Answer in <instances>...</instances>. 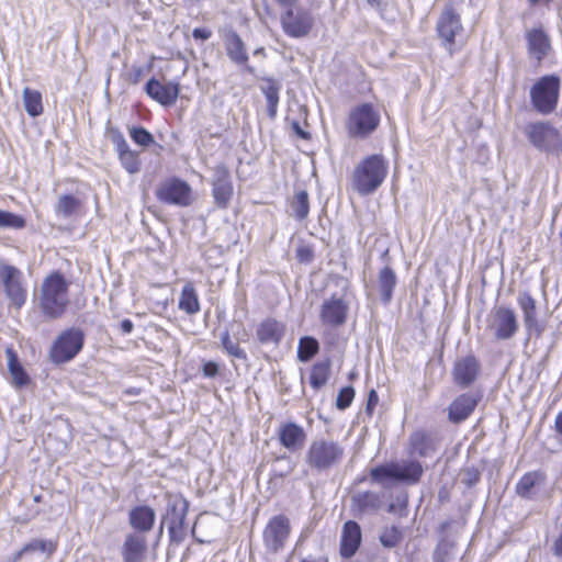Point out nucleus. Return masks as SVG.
<instances>
[{
  "mask_svg": "<svg viewBox=\"0 0 562 562\" xmlns=\"http://www.w3.org/2000/svg\"><path fill=\"white\" fill-rule=\"evenodd\" d=\"M130 136L132 140L138 146L147 147L155 143L153 134L143 126L131 127Z\"/></svg>",
  "mask_w": 562,
  "mask_h": 562,
  "instance_id": "nucleus-45",
  "label": "nucleus"
},
{
  "mask_svg": "<svg viewBox=\"0 0 562 562\" xmlns=\"http://www.w3.org/2000/svg\"><path fill=\"white\" fill-rule=\"evenodd\" d=\"M356 396V391L352 386H344L339 390L336 398V407L340 411L348 408Z\"/></svg>",
  "mask_w": 562,
  "mask_h": 562,
  "instance_id": "nucleus-47",
  "label": "nucleus"
},
{
  "mask_svg": "<svg viewBox=\"0 0 562 562\" xmlns=\"http://www.w3.org/2000/svg\"><path fill=\"white\" fill-rule=\"evenodd\" d=\"M221 344L224 348V350L232 357H235L237 359H245L246 353L243 348H240L239 344L236 341H233L228 330H225L221 335Z\"/></svg>",
  "mask_w": 562,
  "mask_h": 562,
  "instance_id": "nucleus-44",
  "label": "nucleus"
},
{
  "mask_svg": "<svg viewBox=\"0 0 562 562\" xmlns=\"http://www.w3.org/2000/svg\"><path fill=\"white\" fill-rule=\"evenodd\" d=\"M146 94L164 106H170L176 103L180 94V85L176 81L160 82L155 77L150 78L145 85Z\"/></svg>",
  "mask_w": 562,
  "mask_h": 562,
  "instance_id": "nucleus-18",
  "label": "nucleus"
},
{
  "mask_svg": "<svg viewBox=\"0 0 562 562\" xmlns=\"http://www.w3.org/2000/svg\"><path fill=\"white\" fill-rule=\"evenodd\" d=\"M144 76L145 68L134 65L124 74V81L128 85L136 86L142 81Z\"/></svg>",
  "mask_w": 562,
  "mask_h": 562,
  "instance_id": "nucleus-49",
  "label": "nucleus"
},
{
  "mask_svg": "<svg viewBox=\"0 0 562 562\" xmlns=\"http://www.w3.org/2000/svg\"><path fill=\"white\" fill-rule=\"evenodd\" d=\"M203 374L207 378H214L218 374V364L214 361H206L202 367Z\"/></svg>",
  "mask_w": 562,
  "mask_h": 562,
  "instance_id": "nucleus-54",
  "label": "nucleus"
},
{
  "mask_svg": "<svg viewBox=\"0 0 562 562\" xmlns=\"http://www.w3.org/2000/svg\"><path fill=\"white\" fill-rule=\"evenodd\" d=\"M224 47L228 58L236 65L247 66L249 56L246 45L239 34L228 31L224 35Z\"/></svg>",
  "mask_w": 562,
  "mask_h": 562,
  "instance_id": "nucleus-26",
  "label": "nucleus"
},
{
  "mask_svg": "<svg viewBox=\"0 0 562 562\" xmlns=\"http://www.w3.org/2000/svg\"><path fill=\"white\" fill-rule=\"evenodd\" d=\"M213 171L214 176L211 184L214 204L218 209L225 210L228 207L234 195V184L231 171L224 164L216 165Z\"/></svg>",
  "mask_w": 562,
  "mask_h": 562,
  "instance_id": "nucleus-15",
  "label": "nucleus"
},
{
  "mask_svg": "<svg viewBox=\"0 0 562 562\" xmlns=\"http://www.w3.org/2000/svg\"><path fill=\"white\" fill-rule=\"evenodd\" d=\"M481 479V473L476 468H470L465 470V476L463 479L464 484L468 487L475 485Z\"/></svg>",
  "mask_w": 562,
  "mask_h": 562,
  "instance_id": "nucleus-53",
  "label": "nucleus"
},
{
  "mask_svg": "<svg viewBox=\"0 0 562 562\" xmlns=\"http://www.w3.org/2000/svg\"><path fill=\"white\" fill-rule=\"evenodd\" d=\"M274 3L281 8V7H284V5H290V4H299V2L301 0H273Z\"/></svg>",
  "mask_w": 562,
  "mask_h": 562,
  "instance_id": "nucleus-59",
  "label": "nucleus"
},
{
  "mask_svg": "<svg viewBox=\"0 0 562 562\" xmlns=\"http://www.w3.org/2000/svg\"><path fill=\"white\" fill-rule=\"evenodd\" d=\"M147 552V539L144 535L128 533L122 548L124 562H143Z\"/></svg>",
  "mask_w": 562,
  "mask_h": 562,
  "instance_id": "nucleus-27",
  "label": "nucleus"
},
{
  "mask_svg": "<svg viewBox=\"0 0 562 562\" xmlns=\"http://www.w3.org/2000/svg\"><path fill=\"white\" fill-rule=\"evenodd\" d=\"M480 394L461 393L448 406V419L452 424H461L467 420L475 411Z\"/></svg>",
  "mask_w": 562,
  "mask_h": 562,
  "instance_id": "nucleus-19",
  "label": "nucleus"
},
{
  "mask_svg": "<svg viewBox=\"0 0 562 562\" xmlns=\"http://www.w3.org/2000/svg\"><path fill=\"white\" fill-rule=\"evenodd\" d=\"M379 404V395L374 389L370 390L368 393L367 404H366V414L368 417H372L374 415L375 408Z\"/></svg>",
  "mask_w": 562,
  "mask_h": 562,
  "instance_id": "nucleus-52",
  "label": "nucleus"
},
{
  "mask_svg": "<svg viewBox=\"0 0 562 562\" xmlns=\"http://www.w3.org/2000/svg\"><path fill=\"white\" fill-rule=\"evenodd\" d=\"M23 104L26 113L32 117L40 116L44 112L43 97L38 90L24 88Z\"/></svg>",
  "mask_w": 562,
  "mask_h": 562,
  "instance_id": "nucleus-38",
  "label": "nucleus"
},
{
  "mask_svg": "<svg viewBox=\"0 0 562 562\" xmlns=\"http://www.w3.org/2000/svg\"><path fill=\"white\" fill-rule=\"evenodd\" d=\"M166 498L167 507L162 516V524L167 525L170 539L175 542H181L186 537L189 502L179 493H168Z\"/></svg>",
  "mask_w": 562,
  "mask_h": 562,
  "instance_id": "nucleus-8",
  "label": "nucleus"
},
{
  "mask_svg": "<svg viewBox=\"0 0 562 562\" xmlns=\"http://www.w3.org/2000/svg\"><path fill=\"white\" fill-rule=\"evenodd\" d=\"M279 22L283 33L291 38H303L311 34L315 20L312 12L297 4L281 7Z\"/></svg>",
  "mask_w": 562,
  "mask_h": 562,
  "instance_id": "nucleus-7",
  "label": "nucleus"
},
{
  "mask_svg": "<svg viewBox=\"0 0 562 562\" xmlns=\"http://www.w3.org/2000/svg\"><path fill=\"white\" fill-rule=\"evenodd\" d=\"M319 351V342L312 336H303L297 345V359L301 362H308Z\"/></svg>",
  "mask_w": 562,
  "mask_h": 562,
  "instance_id": "nucleus-39",
  "label": "nucleus"
},
{
  "mask_svg": "<svg viewBox=\"0 0 562 562\" xmlns=\"http://www.w3.org/2000/svg\"><path fill=\"white\" fill-rule=\"evenodd\" d=\"M82 202L74 194H63L58 198L55 212L63 217H70L80 213Z\"/></svg>",
  "mask_w": 562,
  "mask_h": 562,
  "instance_id": "nucleus-37",
  "label": "nucleus"
},
{
  "mask_svg": "<svg viewBox=\"0 0 562 562\" xmlns=\"http://www.w3.org/2000/svg\"><path fill=\"white\" fill-rule=\"evenodd\" d=\"M370 476L376 482H383L387 479L396 480L395 463L390 465H379L371 469Z\"/></svg>",
  "mask_w": 562,
  "mask_h": 562,
  "instance_id": "nucleus-46",
  "label": "nucleus"
},
{
  "mask_svg": "<svg viewBox=\"0 0 562 562\" xmlns=\"http://www.w3.org/2000/svg\"><path fill=\"white\" fill-rule=\"evenodd\" d=\"M301 562H328L326 557H318L315 559H303Z\"/></svg>",
  "mask_w": 562,
  "mask_h": 562,
  "instance_id": "nucleus-62",
  "label": "nucleus"
},
{
  "mask_svg": "<svg viewBox=\"0 0 562 562\" xmlns=\"http://www.w3.org/2000/svg\"><path fill=\"white\" fill-rule=\"evenodd\" d=\"M396 282V274L390 266H385L379 271L378 284L383 303L391 302Z\"/></svg>",
  "mask_w": 562,
  "mask_h": 562,
  "instance_id": "nucleus-34",
  "label": "nucleus"
},
{
  "mask_svg": "<svg viewBox=\"0 0 562 562\" xmlns=\"http://www.w3.org/2000/svg\"><path fill=\"white\" fill-rule=\"evenodd\" d=\"M192 36L194 40L206 41L212 36V31L206 27H195L192 31Z\"/></svg>",
  "mask_w": 562,
  "mask_h": 562,
  "instance_id": "nucleus-55",
  "label": "nucleus"
},
{
  "mask_svg": "<svg viewBox=\"0 0 562 562\" xmlns=\"http://www.w3.org/2000/svg\"><path fill=\"white\" fill-rule=\"evenodd\" d=\"M396 481H402L407 484H416L420 481L424 469L419 461L409 460L403 464L395 463Z\"/></svg>",
  "mask_w": 562,
  "mask_h": 562,
  "instance_id": "nucleus-33",
  "label": "nucleus"
},
{
  "mask_svg": "<svg viewBox=\"0 0 562 562\" xmlns=\"http://www.w3.org/2000/svg\"><path fill=\"white\" fill-rule=\"evenodd\" d=\"M294 132L296 133V135L302 138V139H310L311 138V135L308 132H305L299 122H294L293 125H292Z\"/></svg>",
  "mask_w": 562,
  "mask_h": 562,
  "instance_id": "nucleus-56",
  "label": "nucleus"
},
{
  "mask_svg": "<svg viewBox=\"0 0 562 562\" xmlns=\"http://www.w3.org/2000/svg\"><path fill=\"white\" fill-rule=\"evenodd\" d=\"M72 282L59 269L49 271L42 280L38 294V307L45 318L58 319L70 306V286Z\"/></svg>",
  "mask_w": 562,
  "mask_h": 562,
  "instance_id": "nucleus-1",
  "label": "nucleus"
},
{
  "mask_svg": "<svg viewBox=\"0 0 562 562\" xmlns=\"http://www.w3.org/2000/svg\"><path fill=\"white\" fill-rule=\"evenodd\" d=\"M367 2L374 8H382L386 4V0H367Z\"/></svg>",
  "mask_w": 562,
  "mask_h": 562,
  "instance_id": "nucleus-60",
  "label": "nucleus"
},
{
  "mask_svg": "<svg viewBox=\"0 0 562 562\" xmlns=\"http://www.w3.org/2000/svg\"><path fill=\"white\" fill-rule=\"evenodd\" d=\"M362 541L360 525L355 520H347L341 528L339 554L342 559L352 558L359 550Z\"/></svg>",
  "mask_w": 562,
  "mask_h": 562,
  "instance_id": "nucleus-21",
  "label": "nucleus"
},
{
  "mask_svg": "<svg viewBox=\"0 0 562 562\" xmlns=\"http://www.w3.org/2000/svg\"><path fill=\"white\" fill-rule=\"evenodd\" d=\"M277 435L280 445L290 451L300 450L306 440L304 428L292 422L281 424Z\"/></svg>",
  "mask_w": 562,
  "mask_h": 562,
  "instance_id": "nucleus-23",
  "label": "nucleus"
},
{
  "mask_svg": "<svg viewBox=\"0 0 562 562\" xmlns=\"http://www.w3.org/2000/svg\"><path fill=\"white\" fill-rule=\"evenodd\" d=\"M291 207L294 216L299 221H303L310 213V201L308 194L305 190L297 191L291 201Z\"/></svg>",
  "mask_w": 562,
  "mask_h": 562,
  "instance_id": "nucleus-42",
  "label": "nucleus"
},
{
  "mask_svg": "<svg viewBox=\"0 0 562 562\" xmlns=\"http://www.w3.org/2000/svg\"><path fill=\"white\" fill-rule=\"evenodd\" d=\"M26 226V221L22 215L0 210V227L22 229Z\"/></svg>",
  "mask_w": 562,
  "mask_h": 562,
  "instance_id": "nucleus-43",
  "label": "nucleus"
},
{
  "mask_svg": "<svg viewBox=\"0 0 562 562\" xmlns=\"http://www.w3.org/2000/svg\"><path fill=\"white\" fill-rule=\"evenodd\" d=\"M488 328L496 340H508L519 330V323L515 311L505 305L493 308Z\"/></svg>",
  "mask_w": 562,
  "mask_h": 562,
  "instance_id": "nucleus-13",
  "label": "nucleus"
},
{
  "mask_svg": "<svg viewBox=\"0 0 562 562\" xmlns=\"http://www.w3.org/2000/svg\"><path fill=\"white\" fill-rule=\"evenodd\" d=\"M345 458L344 446L330 438H315L305 452V463L316 472H326L341 463Z\"/></svg>",
  "mask_w": 562,
  "mask_h": 562,
  "instance_id": "nucleus-4",
  "label": "nucleus"
},
{
  "mask_svg": "<svg viewBox=\"0 0 562 562\" xmlns=\"http://www.w3.org/2000/svg\"><path fill=\"white\" fill-rule=\"evenodd\" d=\"M528 142L547 155L562 156V132L549 121L529 122L524 127Z\"/></svg>",
  "mask_w": 562,
  "mask_h": 562,
  "instance_id": "nucleus-6",
  "label": "nucleus"
},
{
  "mask_svg": "<svg viewBox=\"0 0 562 562\" xmlns=\"http://www.w3.org/2000/svg\"><path fill=\"white\" fill-rule=\"evenodd\" d=\"M58 547V542L56 540H43V539H34L26 543L16 554L18 558L27 552L41 551L48 555H52Z\"/></svg>",
  "mask_w": 562,
  "mask_h": 562,
  "instance_id": "nucleus-41",
  "label": "nucleus"
},
{
  "mask_svg": "<svg viewBox=\"0 0 562 562\" xmlns=\"http://www.w3.org/2000/svg\"><path fill=\"white\" fill-rule=\"evenodd\" d=\"M517 303L522 312L524 324L529 333H536L540 336L543 333V326L537 319V304L536 300L530 293L524 292L517 297Z\"/></svg>",
  "mask_w": 562,
  "mask_h": 562,
  "instance_id": "nucleus-25",
  "label": "nucleus"
},
{
  "mask_svg": "<svg viewBox=\"0 0 562 562\" xmlns=\"http://www.w3.org/2000/svg\"><path fill=\"white\" fill-rule=\"evenodd\" d=\"M5 355L8 358V370L12 376V385L16 389H22L31 383V379L21 364L19 357L13 348H7Z\"/></svg>",
  "mask_w": 562,
  "mask_h": 562,
  "instance_id": "nucleus-29",
  "label": "nucleus"
},
{
  "mask_svg": "<svg viewBox=\"0 0 562 562\" xmlns=\"http://www.w3.org/2000/svg\"><path fill=\"white\" fill-rule=\"evenodd\" d=\"M436 450V445L430 436L425 430H416L409 437V453L417 454L425 458Z\"/></svg>",
  "mask_w": 562,
  "mask_h": 562,
  "instance_id": "nucleus-30",
  "label": "nucleus"
},
{
  "mask_svg": "<svg viewBox=\"0 0 562 562\" xmlns=\"http://www.w3.org/2000/svg\"><path fill=\"white\" fill-rule=\"evenodd\" d=\"M285 330L286 326L283 322L269 316L257 324L255 334L259 344L278 346L283 339Z\"/></svg>",
  "mask_w": 562,
  "mask_h": 562,
  "instance_id": "nucleus-20",
  "label": "nucleus"
},
{
  "mask_svg": "<svg viewBox=\"0 0 562 562\" xmlns=\"http://www.w3.org/2000/svg\"><path fill=\"white\" fill-rule=\"evenodd\" d=\"M380 124V106L373 102H360L349 109L345 130L350 139H366L378 131Z\"/></svg>",
  "mask_w": 562,
  "mask_h": 562,
  "instance_id": "nucleus-3",
  "label": "nucleus"
},
{
  "mask_svg": "<svg viewBox=\"0 0 562 562\" xmlns=\"http://www.w3.org/2000/svg\"><path fill=\"white\" fill-rule=\"evenodd\" d=\"M526 38L529 54L541 61L551 49L548 34L541 27H535L527 32Z\"/></svg>",
  "mask_w": 562,
  "mask_h": 562,
  "instance_id": "nucleus-28",
  "label": "nucleus"
},
{
  "mask_svg": "<svg viewBox=\"0 0 562 562\" xmlns=\"http://www.w3.org/2000/svg\"><path fill=\"white\" fill-rule=\"evenodd\" d=\"M246 69H247V71H249V72H252V71H254V69H252L251 67H249V66H247V67H246Z\"/></svg>",
  "mask_w": 562,
  "mask_h": 562,
  "instance_id": "nucleus-64",
  "label": "nucleus"
},
{
  "mask_svg": "<svg viewBox=\"0 0 562 562\" xmlns=\"http://www.w3.org/2000/svg\"><path fill=\"white\" fill-rule=\"evenodd\" d=\"M452 546L443 543L438 546L434 553V562H452Z\"/></svg>",
  "mask_w": 562,
  "mask_h": 562,
  "instance_id": "nucleus-50",
  "label": "nucleus"
},
{
  "mask_svg": "<svg viewBox=\"0 0 562 562\" xmlns=\"http://www.w3.org/2000/svg\"><path fill=\"white\" fill-rule=\"evenodd\" d=\"M85 346V334L80 328L63 330L49 349V359L55 364L71 361Z\"/></svg>",
  "mask_w": 562,
  "mask_h": 562,
  "instance_id": "nucleus-9",
  "label": "nucleus"
},
{
  "mask_svg": "<svg viewBox=\"0 0 562 562\" xmlns=\"http://www.w3.org/2000/svg\"><path fill=\"white\" fill-rule=\"evenodd\" d=\"M291 529V521L286 515L272 516L262 530L266 549L273 553L281 551L290 538Z\"/></svg>",
  "mask_w": 562,
  "mask_h": 562,
  "instance_id": "nucleus-12",
  "label": "nucleus"
},
{
  "mask_svg": "<svg viewBox=\"0 0 562 562\" xmlns=\"http://www.w3.org/2000/svg\"><path fill=\"white\" fill-rule=\"evenodd\" d=\"M554 428L555 431L562 436V411L558 413L555 420H554Z\"/></svg>",
  "mask_w": 562,
  "mask_h": 562,
  "instance_id": "nucleus-58",
  "label": "nucleus"
},
{
  "mask_svg": "<svg viewBox=\"0 0 562 562\" xmlns=\"http://www.w3.org/2000/svg\"><path fill=\"white\" fill-rule=\"evenodd\" d=\"M140 389L138 387H127L126 390H124V394L125 395H139L140 394Z\"/></svg>",
  "mask_w": 562,
  "mask_h": 562,
  "instance_id": "nucleus-61",
  "label": "nucleus"
},
{
  "mask_svg": "<svg viewBox=\"0 0 562 562\" xmlns=\"http://www.w3.org/2000/svg\"><path fill=\"white\" fill-rule=\"evenodd\" d=\"M262 81L261 91L268 102V115L273 119L279 105L280 85L273 78H263Z\"/></svg>",
  "mask_w": 562,
  "mask_h": 562,
  "instance_id": "nucleus-36",
  "label": "nucleus"
},
{
  "mask_svg": "<svg viewBox=\"0 0 562 562\" xmlns=\"http://www.w3.org/2000/svg\"><path fill=\"white\" fill-rule=\"evenodd\" d=\"M436 31L438 36L442 40L443 46L448 49L450 55L454 53L456 36L463 31L460 14L452 5L446 7L441 12Z\"/></svg>",
  "mask_w": 562,
  "mask_h": 562,
  "instance_id": "nucleus-14",
  "label": "nucleus"
},
{
  "mask_svg": "<svg viewBox=\"0 0 562 562\" xmlns=\"http://www.w3.org/2000/svg\"><path fill=\"white\" fill-rule=\"evenodd\" d=\"M546 473L540 470L526 472L516 484V493L522 498H530L532 490L543 483Z\"/></svg>",
  "mask_w": 562,
  "mask_h": 562,
  "instance_id": "nucleus-35",
  "label": "nucleus"
},
{
  "mask_svg": "<svg viewBox=\"0 0 562 562\" xmlns=\"http://www.w3.org/2000/svg\"><path fill=\"white\" fill-rule=\"evenodd\" d=\"M355 507L361 512L376 510L380 507V497L378 494L367 491L359 493L353 497Z\"/></svg>",
  "mask_w": 562,
  "mask_h": 562,
  "instance_id": "nucleus-40",
  "label": "nucleus"
},
{
  "mask_svg": "<svg viewBox=\"0 0 562 562\" xmlns=\"http://www.w3.org/2000/svg\"><path fill=\"white\" fill-rule=\"evenodd\" d=\"M402 539V533L397 527L385 528L380 537L381 542L385 547H394Z\"/></svg>",
  "mask_w": 562,
  "mask_h": 562,
  "instance_id": "nucleus-48",
  "label": "nucleus"
},
{
  "mask_svg": "<svg viewBox=\"0 0 562 562\" xmlns=\"http://www.w3.org/2000/svg\"><path fill=\"white\" fill-rule=\"evenodd\" d=\"M348 310L349 307L345 300L330 296L321 306V321L325 325L339 327L346 323Z\"/></svg>",
  "mask_w": 562,
  "mask_h": 562,
  "instance_id": "nucleus-22",
  "label": "nucleus"
},
{
  "mask_svg": "<svg viewBox=\"0 0 562 562\" xmlns=\"http://www.w3.org/2000/svg\"><path fill=\"white\" fill-rule=\"evenodd\" d=\"M331 375V361L329 358H326L321 361H316L310 371L308 382L311 387L317 392L322 387H324Z\"/></svg>",
  "mask_w": 562,
  "mask_h": 562,
  "instance_id": "nucleus-31",
  "label": "nucleus"
},
{
  "mask_svg": "<svg viewBox=\"0 0 562 562\" xmlns=\"http://www.w3.org/2000/svg\"><path fill=\"white\" fill-rule=\"evenodd\" d=\"M155 195L161 203L181 207H187L193 202L192 188L178 177H170L161 181Z\"/></svg>",
  "mask_w": 562,
  "mask_h": 562,
  "instance_id": "nucleus-11",
  "label": "nucleus"
},
{
  "mask_svg": "<svg viewBox=\"0 0 562 562\" xmlns=\"http://www.w3.org/2000/svg\"><path fill=\"white\" fill-rule=\"evenodd\" d=\"M0 280L10 306L22 308L27 300V288L22 271L12 265H0Z\"/></svg>",
  "mask_w": 562,
  "mask_h": 562,
  "instance_id": "nucleus-10",
  "label": "nucleus"
},
{
  "mask_svg": "<svg viewBox=\"0 0 562 562\" xmlns=\"http://www.w3.org/2000/svg\"><path fill=\"white\" fill-rule=\"evenodd\" d=\"M561 78L558 75H544L538 78L530 88V102L536 112L542 115L553 113L559 104Z\"/></svg>",
  "mask_w": 562,
  "mask_h": 562,
  "instance_id": "nucleus-5",
  "label": "nucleus"
},
{
  "mask_svg": "<svg viewBox=\"0 0 562 562\" xmlns=\"http://www.w3.org/2000/svg\"><path fill=\"white\" fill-rule=\"evenodd\" d=\"M120 328L123 334H130L134 328V324L131 319L126 318L121 322Z\"/></svg>",
  "mask_w": 562,
  "mask_h": 562,
  "instance_id": "nucleus-57",
  "label": "nucleus"
},
{
  "mask_svg": "<svg viewBox=\"0 0 562 562\" xmlns=\"http://www.w3.org/2000/svg\"><path fill=\"white\" fill-rule=\"evenodd\" d=\"M178 308L188 315H195L201 310L199 294L192 282H187L181 290Z\"/></svg>",
  "mask_w": 562,
  "mask_h": 562,
  "instance_id": "nucleus-32",
  "label": "nucleus"
},
{
  "mask_svg": "<svg viewBox=\"0 0 562 562\" xmlns=\"http://www.w3.org/2000/svg\"><path fill=\"white\" fill-rule=\"evenodd\" d=\"M110 137L111 142L115 146V150L121 166L130 175L138 173L142 169V160L139 158V153L130 148L127 140L125 139L123 133L120 130L112 128L110 131Z\"/></svg>",
  "mask_w": 562,
  "mask_h": 562,
  "instance_id": "nucleus-16",
  "label": "nucleus"
},
{
  "mask_svg": "<svg viewBox=\"0 0 562 562\" xmlns=\"http://www.w3.org/2000/svg\"><path fill=\"white\" fill-rule=\"evenodd\" d=\"M451 374L456 385L462 389L469 387L479 379L481 363L474 355H467L454 361Z\"/></svg>",
  "mask_w": 562,
  "mask_h": 562,
  "instance_id": "nucleus-17",
  "label": "nucleus"
},
{
  "mask_svg": "<svg viewBox=\"0 0 562 562\" xmlns=\"http://www.w3.org/2000/svg\"><path fill=\"white\" fill-rule=\"evenodd\" d=\"M389 172V161L382 154H371L363 157L353 168L351 184L360 195L374 193L385 181Z\"/></svg>",
  "mask_w": 562,
  "mask_h": 562,
  "instance_id": "nucleus-2",
  "label": "nucleus"
},
{
  "mask_svg": "<svg viewBox=\"0 0 562 562\" xmlns=\"http://www.w3.org/2000/svg\"><path fill=\"white\" fill-rule=\"evenodd\" d=\"M553 0H528V3L530 5H537L539 3H544V4H549L550 2H552Z\"/></svg>",
  "mask_w": 562,
  "mask_h": 562,
  "instance_id": "nucleus-63",
  "label": "nucleus"
},
{
  "mask_svg": "<svg viewBox=\"0 0 562 562\" xmlns=\"http://www.w3.org/2000/svg\"><path fill=\"white\" fill-rule=\"evenodd\" d=\"M295 257L301 263H310L314 259V249L310 245H300L296 248Z\"/></svg>",
  "mask_w": 562,
  "mask_h": 562,
  "instance_id": "nucleus-51",
  "label": "nucleus"
},
{
  "mask_svg": "<svg viewBox=\"0 0 562 562\" xmlns=\"http://www.w3.org/2000/svg\"><path fill=\"white\" fill-rule=\"evenodd\" d=\"M155 510L148 505H136L128 513V524L134 533L144 535L149 532L155 525Z\"/></svg>",
  "mask_w": 562,
  "mask_h": 562,
  "instance_id": "nucleus-24",
  "label": "nucleus"
}]
</instances>
